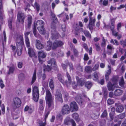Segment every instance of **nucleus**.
<instances>
[{
  "label": "nucleus",
  "mask_w": 126,
  "mask_h": 126,
  "mask_svg": "<svg viewBox=\"0 0 126 126\" xmlns=\"http://www.w3.org/2000/svg\"><path fill=\"white\" fill-rule=\"evenodd\" d=\"M100 125L102 126H104L106 124V121L104 120L101 121L100 122Z\"/></svg>",
  "instance_id": "nucleus-58"
},
{
  "label": "nucleus",
  "mask_w": 126,
  "mask_h": 126,
  "mask_svg": "<svg viewBox=\"0 0 126 126\" xmlns=\"http://www.w3.org/2000/svg\"><path fill=\"white\" fill-rule=\"evenodd\" d=\"M0 87L1 89L3 88L5 86L3 83V81L1 79L0 80Z\"/></svg>",
  "instance_id": "nucleus-53"
},
{
  "label": "nucleus",
  "mask_w": 126,
  "mask_h": 126,
  "mask_svg": "<svg viewBox=\"0 0 126 126\" xmlns=\"http://www.w3.org/2000/svg\"><path fill=\"white\" fill-rule=\"evenodd\" d=\"M16 43L17 46H23L24 43L23 36L19 35H17L16 37Z\"/></svg>",
  "instance_id": "nucleus-4"
},
{
  "label": "nucleus",
  "mask_w": 126,
  "mask_h": 126,
  "mask_svg": "<svg viewBox=\"0 0 126 126\" xmlns=\"http://www.w3.org/2000/svg\"><path fill=\"white\" fill-rule=\"evenodd\" d=\"M18 78L20 81L23 80L24 79V74L22 73L20 74L18 76Z\"/></svg>",
  "instance_id": "nucleus-39"
},
{
  "label": "nucleus",
  "mask_w": 126,
  "mask_h": 126,
  "mask_svg": "<svg viewBox=\"0 0 126 126\" xmlns=\"http://www.w3.org/2000/svg\"><path fill=\"white\" fill-rule=\"evenodd\" d=\"M108 0H100L99 4L101 5H103L105 6H107L108 4Z\"/></svg>",
  "instance_id": "nucleus-19"
},
{
  "label": "nucleus",
  "mask_w": 126,
  "mask_h": 126,
  "mask_svg": "<svg viewBox=\"0 0 126 126\" xmlns=\"http://www.w3.org/2000/svg\"><path fill=\"white\" fill-rule=\"evenodd\" d=\"M21 101L20 99L18 97L14 98L13 99V105L16 108L19 107L21 104Z\"/></svg>",
  "instance_id": "nucleus-8"
},
{
  "label": "nucleus",
  "mask_w": 126,
  "mask_h": 126,
  "mask_svg": "<svg viewBox=\"0 0 126 126\" xmlns=\"http://www.w3.org/2000/svg\"><path fill=\"white\" fill-rule=\"evenodd\" d=\"M108 67L109 68V70L106 71L105 75L109 76L111 72V67L109 65L108 66Z\"/></svg>",
  "instance_id": "nucleus-37"
},
{
  "label": "nucleus",
  "mask_w": 126,
  "mask_h": 126,
  "mask_svg": "<svg viewBox=\"0 0 126 126\" xmlns=\"http://www.w3.org/2000/svg\"><path fill=\"white\" fill-rule=\"evenodd\" d=\"M61 65L62 68L64 70H65L66 69V68L67 66V65H65L64 64L62 63Z\"/></svg>",
  "instance_id": "nucleus-61"
},
{
  "label": "nucleus",
  "mask_w": 126,
  "mask_h": 126,
  "mask_svg": "<svg viewBox=\"0 0 126 126\" xmlns=\"http://www.w3.org/2000/svg\"><path fill=\"white\" fill-rule=\"evenodd\" d=\"M63 44V43L60 41H56L52 45V48L53 49H56L57 47H61Z\"/></svg>",
  "instance_id": "nucleus-9"
},
{
  "label": "nucleus",
  "mask_w": 126,
  "mask_h": 126,
  "mask_svg": "<svg viewBox=\"0 0 126 126\" xmlns=\"http://www.w3.org/2000/svg\"><path fill=\"white\" fill-rule=\"evenodd\" d=\"M63 44V43L60 41H56L52 45V48L53 49H56L57 47H61Z\"/></svg>",
  "instance_id": "nucleus-10"
},
{
  "label": "nucleus",
  "mask_w": 126,
  "mask_h": 126,
  "mask_svg": "<svg viewBox=\"0 0 126 126\" xmlns=\"http://www.w3.org/2000/svg\"><path fill=\"white\" fill-rule=\"evenodd\" d=\"M66 75L68 80V82H66V84L67 86L71 84V77L67 72L66 73Z\"/></svg>",
  "instance_id": "nucleus-24"
},
{
  "label": "nucleus",
  "mask_w": 126,
  "mask_h": 126,
  "mask_svg": "<svg viewBox=\"0 0 126 126\" xmlns=\"http://www.w3.org/2000/svg\"><path fill=\"white\" fill-rule=\"evenodd\" d=\"M14 70V68L13 67H11L10 68L8 74H10L13 73Z\"/></svg>",
  "instance_id": "nucleus-50"
},
{
  "label": "nucleus",
  "mask_w": 126,
  "mask_h": 126,
  "mask_svg": "<svg viewBox=\"0 0 126 126\" xmlns=\"http://www.w3.org/2000/svg\"><path fill=\"white\" fill-rule=\"evenodd\" d=\"M70 110L69 106L65 104L62 107L61 112L63 115L67 114L70 112Z\"/></svg>",
  "instance_id": "nucleus-6"
},
{
  "label": "nucleus",
  "mask_w": 126,
  "mask_h": 126,
  "mask_svg": "<svg viewBox=\"0 0 126 126\" xmlns=\"http://www.w3.org/2000/svg\"><path fill=\"white\" fill-rule=\"evenodd\" d=\"M51 69V67L47 65L44 67V70L45 71H49Z\"/></svg>",
  "instance_id": "nucleus-42"
},
{
  "label": "nucleus",
  "mask_w": 126,
  "mask_h": 126,
  "mask_svg": "<svg viewBox=\"0 0 126 126\" xmlns=\"http://www.w3.org/2000/svg\"><path fill=\"white\" fill-rule=\"evenodd\" d=\"M89 59L88 54L86 53H85L84 55V59L85 61H87Z\"/></svg>",
  "instance_id": "nucleus-59"
},
{
  "label": "nucleus",
  "mask_w": 126,
  "mask_h": 126,
  "mask_svg": "<svg viewBox=\"0 0 126 126\" xmlns=\"http://www.w3.org/2000/svg\"><path fill=\"white\" fill-rule=\"evenodd\" d=\"M38 53L39 61L40 62L42 63L43 62L41 59H43L46 56L47 53L43 50L40 51L38 52Z\"/></svg>",
  "instance_id": "nucleus-7"
},
{
  "label": "nucleus",
  "mask_w": 126,
  "mask_h": 126,
  "mask_svg": "<svg viewBox=\"0 0 126 126\" xmlns=\"http://www.w3.org/2000/svg\"><path fill=\"white\" fill-rule=\"evenodd\" d=\"M95 21V18L90 19L89 22L88 24V27L90 31H92L94 27Z\"/></svg>",
  "instance_id": "nucleus-12"
},
{
  "label": "nucleus",
  "mask_w": 126,
  "mask_h": 126,
  "mask_svg": "<svg viewBox=\"0 0 126 126\" xmlns=\"http://www.w3.org/2000/svg\"><path fill=\"white\" fill-rule=\"evenodd\" d=\"M53 79H51L49 81V85L51 90H53L54 88V83L53 81Z\"/></svg>",
  "instance_id": "nucleus-23"
},
{
  "label": "nucleus",
  "mask_w": 126,
  "mask_h": 126,
  "mask_svg": "<svg viewBox=\"0 0 126 126\" xmlns=\"http://www.w3.org/2000/svg\"><path fill=\"white\" fill-rule=\"evenodd\" d=\"M52 17V19L53 20V23L54 24H56L58 22V19L55 15L53 13H51V14Z\"/></svg>",
  "instance_id": "nucleus-22"
},
{
  "label": "nucleus",
  "mask_w": 126,
  "mask_h": 126,
  "mask_svg": "<svg viewBox=\"0 0 126 126\" xmlns=\"http://www.w3.org/2000/svg\"><path fill=\"white\" fill-rule=\"evenodd\" d=\"M33 29V32L35 36L37 37H39V35L37 33L36 29V26L35 25H34Z\"/></svg>",
  "instance_id": "nucleus-27"
},
{
  "label": "nucleus",
  "mask_w": 126,
  "mask_h": 126,
  "mask_svg": "<svg viewBox=\"0 0 126 126\" xmlns=\"http://www.w3.org/2000/svg\"><path fill=\"white\" fill-rule=\"evenodd\" d=\"M85 71L88 73H90L92 72V69L91 67L87 66L85 67Z\"/></svg>",
  "instance_id": "nucleus-36"
},
{
  "label": "nucleus",
  "mask_w": 126,
  "mask_h": 126,
  "mask_svg": "<svg viewBox=\"0 0 126 126\" xmlns=\"http://www.w3.org/2000/svg\"><path fill=\"white\" fill-rule=\"evenodd\" d=\"M1 110L2 111V113L4 114L5 113V107L4 104H2L1 106Z\"/></svg>",
  "instance_id": "nucleus-57"
},
{
  "label": "nucleus",
  "mask_w": 126,
  "mask_h": 126,
  "mask_svg": "<svg viewBox=\"0 0 126 126\" xmlns=\"http://www.w3.org/2000/svg\"><path fill=\"white\" fill-rule=\"evenodd\" d=\"M93 85L92 83L88 81L85 84V86L88 89L90 88Z\"/></svg>",
  "instance_id": "nucleus-34"
},
{
  "label": "nucleus",
  "mask_w": 126,
  "mask_h": 126,
  "mask_svg": "<svg viewBox=\"0 0 126 126\" xmlns=\"http://www.w3.org/2000/svg\"><path fill=\"white\" fill-rule=\"evenodd\" d=\"M125 82L124 81V79L123 77H121L119 82V84L120 86L121 87H124Z\"/></svg>",
  "instance_id": "nucleus-30"
},
{
  "label": "nucleus",
  "mask_w": 126,
  "mask_h": 126,
  "mask_svg": "<svg viewBox=\"0 0 126 126\" xmlns=\"http://www.w3.org/2000/svg\"><path fill=\"white\" fill-rule=\"evenodd\" d=\"M123 93V91L121 89H118L115 90L114 92V95L116 96H120Z\"/></svg>",
  "instance_id": "nucleus-18"
},
{
  "label": "nucleus",
  "mask_w": 126,
  "mask_h": 126,
  "mask_svg": "<svg viewBox=\"0 0 126 126\" xmlns=\"http://www.w3.org/2000/svg\"><path fill=\"white\" fill-rule=\"evenodd\" d=\"M95 46V49L97 51H99L101 49L100 45L98 43H96L94 44Z\"/></svg>",
  "instance_id": "nucleus-40"
},
{
  "label": "nucleus",
  "mask_w": 126,
  "mask_h": 126,
  "mask_svg": "<svg viewBox=\"0 0 126 126\" xmlns=\"http://www.w3.org/2000/svg\"><path fill=\"white\" fill-rule=\"evenodd\" d=\"M33 99L36 102L38 101L39 97L38 88L36 86H34L32 90Z\"/></svg>",
  "instance_id": "nucleus-3"
},
{
  "label": "nucleus",
  "mask_w": 126,
  "mask_h": 126,
  "mask_svg": "<svg viewBox=\"0 0 126 126\" xmlns=\"http://www.w3.org/2000/svg\"><path fill=\"white\" fill-rule=\"evenodd\" d=\"M48 63L49 64H51V65H55V60L54 59H51L48 61Z\"/></svg>",
  "instance_id": "nucleus-35"
},
{
  "label": "nucleus",
  "mask_w": 126,
  "mask_h": 126,
  "mask_svg": "<svg viewBox=\"0 0 126 126\" xmlns=\"http://www.w3.org/2000/svg\"><path fill=\"white\" fill-rule=\"evenodd\" d=\"M33 7L35 9H36L37 11L39 12L40 10V4L38 3L35 2Z\"/></svg>",
  "instance_id": "nucleus-26"
},
{
  "label": "nucleus",
  "mask_w": 126,
  "mask_h": 126,
  "mask_svg": "<svg viewBox=\"0 0 126 126\" xmlns=\"http://www.w3.org/2000/svg\"><path fill=\"white\" fill-rule=\"evenodd\" d=\"M36 79V76L35 71L34 72L33 74V77L32 78V83L33 84L34 83Z\"/></svg>",
  "instance_id": "nucleus-41"
},
{
  "label": "nucleus",
  "mask_w": 126,
  "mask_h": 126,
  "mask_svg": "<svg viewBox=\"0 0 126 126\" xmlns=\"http://www.w3.org/2000/svg\"><path fill=\"white\" fill-rule=\"evenodd\" d=\"M76 99L77 101L79 104L80 105L82 104V101L81 97L80 96H78V95L77 96H76Z\"/></svg>",
  "instance_id": "nucleus-29"
},
{
  "label": "nucleus",
  "mask_w": 126,
  "mask_h": 126,
  "mask_svg": "<svg viewBox=\"0 0 126 126\" xmlns=\"http://www.w3.org/2000/svg\"><path fill=\"white\" fill-rule=\"evenodd\" d=\"M52 46V42L48 41L47 42V46L46 47V49L47 51H49L51 49Z\"/></svg>",
  "instance_id": "nucleus-20"
},
{
  "label": "nucleus",
  "mask_w": 126,
  "mask_h": 126,
  "mask_svg": "<svg viewBox=\"0 0 126 126\" xmlns=\"http://www.w3.org/2000/svg\"><path fill=\"white\" fill-rule=\"evenodd\" d=\"M91 117L94 119H95L98 117V116L95 114H93L91 115Z\"/></svg>",
  "instance_id": "nucleus-62"
},
{
  "label": "nucleus",
  "mask_w": 126,
  "mask_h": 126,
  "mask_svg": "<svg viewBox=\"0 0 126 126\" xmlns=\"http://www.w3.org/2000/svg\"><path fill=\"white\" fill-rule=\"evenodd\" d=\"M118 86H116L113 84H112L110 81L109 82L107 85L108 89L109 91H113L115 87H117Z\"/></svg>",
  "instance_id": "nucleus-17"
},
{
  "label": "nucleus",
  "mask_w": 126,
  "mask_h": 126,
  "mask_svg": "<svg viewBox=\"0 0 126 126\" xmlns=\"http://www.w3.org/2000/svg\"><path fill=\"white\" fill-rule=\"evenodd\" d=\"M125 116V113H121L118 115V117L121 119L124 118Z\"/></svg>",
  "instance_id": "nucleus-45"
},
{
  "label": "nucleus",
  "mask_w": 126,
  "mask_h": 126,
  "mask_svg": "<svg viewBox=\"0 0 126 126\" xmlns=\"http://www.w3.org/2000/svg\"><path fill=\"white\" fill-rule=\"evenodd\" d=\"M35 45L36 47L38 49H43L44 46L40 41L37 40L36 41Z\"/></svg>",
  "instance_id": "nucleus-15"
},
{
  "label": "nucleus",
  "mask_w": 126,
  "mask_h": 126,
  "mask_svg": "<svg viewBox=\"0 0 126 126\" xmlns=\"http://www.w3.org/2000/svg\"><path fill=\"white\" fill-rule=\"evenodd\" d=\"M69 68L70 70H73L74 69L73 67V65L71 63H69Z\"/></svg>",
  "instance_id": "nucleus-63"
},
{
  "label": "nucleus",
  "mask_w": 126,
  "mask_h": 126,
  "mask_svg": "<svg viewBox=\"0 0 126 126\" xmlns=\"http://www.w3.org/2000/svg\"><path fill=\"white\" fill-rule=\"evenodd\" d=\"M51 34L52 36L51 37L53 39H57L59 37V34L56 31V29L55 28H52L51 27Z\"/></svg>",
  "instance_id": "nucleus-11"
},
{
  "label": "nucleus",
  "mask_w": 126,
  "mask_h": 126,
  "mask_svg": "<svg viewBox=\"0 0 126 126\" xmlns=\"http://www.w3.org/2000/svg\"><path fill=\"white\" fill-rule=\"evenodd\" d=\"M22 47L23 46H17L16 51L17 55L19 56H20L21 54L22 49Z\"/></svg>",
  "instance_id": "nucleus-21"
},
{
  "label": "nucleus",
  "mask_w": 126,
  "mask_h": 126,
  "mask_svg": "<svg viewBox=\"0 0 126 126\" xmlns=\"http://www.w3.org/2000/svg\"><path fill=\"white\" fill-rule=\"evenodd\" d=\"M111 81L113 85L116 86L117 84L118 79L115 77H113L111 79Z\"/></svg>",
  "instance_id": "nucleus-31"
},
{
  "label": "nucleus",
  "mask_w": 126,
  "mask_h": 126,
  "mask_svg": "<svg viewBox=\"0 0 126 126\" xmlns=\"http://www.w3.org/2000/svg\"><path fill=\"white\" fill-rule=\"evenodd\" d=\"M72 116L77 121L78 120L79 115L77 113H74L72 114Z\"/></svg>",
  "instance_id": "nucleus-38"
},
{
  "label": "nucleus",
  "mask_w": 126,
  "mask_h": 126,
  "mask_svg": "<svg viewBox=\"0 0 126 126\" xmlns=\"http://www.w3.org/2000/svg\"><path fill=\"white\" fill-rule=\"evenodd\" d=\"M84 33L85 35L87 37L91 38V36L89 32L86 30L84 31Z\"/></svg>",
  "instance_id": "nucleus-33"
},
{
  "label": "nucleus",
  "mask_w": 126,
  "mask_h": 126,
  "mask_svg": "<svg viewBox=\"0 0 126 126\" xmlns=\"http://www.w3.org/2000/svg\"><path fill=\"white\" fill-rule=\"evenodd\" d=\"M107 110H105L102 113L101 116V117H106L107 116Z\"/></svg>",
  "instance_id": "nucleus-46"
},
{
  "label": "nucleus",
  "mask_w": 126,
  "mask_h": 126,
  "mask_svg": "<svg viewBox=\"0 0 126 126\" xmlns=\"http://www.w3.org/2000/svg\"><path fill=\"white\" fill-rule=\"evenodd\" d=\"M77 68L80 71L82 72L83 71V67L79 65H78Z\"/></svg>",
  "instance_id": "nucleus-64"
},
{
  "label": "nucleus",
  "mask_w": 126,
  "mask_h": 126,
  "mask_svg": "<svg viewBox=\"0 0 126 126\" xmlns=\"http://www.w3.org/2000/svg\"><path fill=\"white\" fill-rule=\"evenodd\" d=\"M98 73H97L96 72H95L94 74V78L93 80L95 81L97 80L98 79Z\"/></svg>",
  "instance_id": "nucleus-44"
},
{
  "label": "nucleus",
  "mask_w": 126,
  "mask_h": 126,
  "mask_svg": "<svg viewBox=\"0 0 126 126\" xmlns=\"http://www.w3.org/2000/svg\"><path fill=\"white\" fill-rule=\"evenodd\" d=\"M71 122V119L69 117L67 118L64 120V124L66 125H68L70 124Z\"/></svg>",
  "instance_id": "nucleus-32"
},
{
  "label": "nucleus",
  "mask_w": 126,
  "mask_h": 126,
  "mask_svg": "<svg viewBox=\"0 0 126 126\" xmlns=\"http://www.w3.org/2000/svg\"><path fill=\"white\" fill-rule=\"evenodd\" d=\"M121 99L123 102H124L126 99V93L124 94L121 98Z\"/></svg>",
  "instance_id": "nucleus-60"
},
{
  "label": "nucleus",
  "mask_w": 126,
  "mask_h": 126,
  "mask_svg": "<svg viewBox=\"0 0 126 126\" xmlns=\"http://www.w3.org/2000/svg\"><path fill=\"white\" fill-rule=\"evenodd\" d=\"M44 22L43 21L38 20L37 21L36 24L37 27L39 32L41 34H43L45 33L44 27Z\"/></svg>",
  "instance_id": "nucleus-2"
},
{
  "label": "nucleus",
  "mask_w": 126,
  "mask_h": 126,
  "mask_svg": "<svg viewBox=\"0 0 126 126\" xmlns=\"http://www.w3.org/2000/svg\"><path fill=\"white\" fill-rule=\"evenodd\" d=\"M46 103L48 108L51 110L53 109L54 107L53 99L49 90L46 91Z\"/></svg>",
  "instance_id": "nucleus-1"
},
{
  "label": "nucleus",
  "mask_w": 126,
  "mask_h": 126,
  "mask_svg": "<svg viewBox=\"0 0 126 126\" xmlns=\"http://www.w3.org/2000/svg\"><path fill=\"white\" fill-rule=\"evenodd\" d=\"M124 108L123 106L121 105L118 106L116 109V111L118 112H121L123 110Z\"/></svg>",
  "instance_id": "nucleus-25"
},
{
  "label": "nucleus",
  "mask_w": 126,
  "mask_h": 126,
  "mask_svg": "<svg viewBox=\"0 0 126 126\" xmlns=\"http://www.w3.org/2000/svg\"><path fill=\"white\" fill-rule=\"evenodd\" d=\"M55 95V98L56 100L62 103L63 102V100L61 94L60 92H57Z\"/></svg>",
  "instance_id": "nucleus-16"
},
{
  "label": "nucleus",
  "mask_w": 126,
  "mask_h": 126,
  "mask_svg": "<svg viewBox=\"0 0 126 126\" xmlns=\"http://www.w3.org/2000/svg\"><path fill=\"white\" fill-rule=\"evenodd\" d=\"M120 43L121 45H123V46L124 47L126 46V40L121 41Z\"/></svg>",
  "instance_id": "nucleus-51"
},
{
  "label": "nucleus",
  "mask_w": 126,
  "mask_h": 126,
  "mask_svg": "<svg viewBox=\"0 0 126 126\" xmlns=\"http://www.w3.org/2000/svg\"><path fill=\"white\" fill-rule=\"evenodd\" d=\"M83 47L87 51H88L89 50L87 45L86 44L84 43L82 45Z\"/></svg>",
  "instance_id": "nucleus-56"
},
{
  "label": "nucleus",
  "mask_w": 126,
  "mask_h": 126,
  "mask_svg": "<svg viewBox=\"0 0 126 126\" xmlns=\"http://www.w3.org/2000/svg\"><path fill=\"white\" fill-rule=\"evenodd\" d=\"M107 102L108 104L109 105H111L114 103L113 100L111 99H109L107 100Z\"/></svg>",
  "instance_id": "nucleus-48"
},
{
  "label": "nucleus",
  "mask_w": 126,
  "mask_h": 126,
  "mask_svg": "<svg viewBox=\"0 0 126 126\" xmlns=\"http://www.w3.org/2000/svg\"><path fill=\"white\" fill-rule=\"evenodd\" d=\"M25 17V16L24 13L19 12L17 15L18 21L19 22H21L23 24Z\"/></svg>",
  "instance_id": "nucleus-5"
},
{
  "label": "nucleus",
  "mask_w": 126,
  "mask_h": 126,
  "mask_svg": "<svg viewBox=\"0 0 126 126\" xmlns=\"http://www.w3.org/2000/svg\"><path fill=\"white\" fill-rule=\"evenodd\" d=\"M25 41L27 46L28 47H29L30 46V43L29 39L28 37L25 38Z\"/></svg>",
  "instance_id": "nucleus-43"
},
{
  "label": "nucleus",
  "mask_w": 126,
  "mask_h": 126,
  "mask_svg": "<svg viewBox=\"0 0 126 126\" xmlns=\"http://www.w3.org/2000/svg\"><path fill=\"white\" fill-rule=\"evenodd\" d=\"M70 109L72 111H77L78 109V107L76 102H72L70 104Z\"/></svg>",
  "instance_id": "nucleus-14"
},
{
  "label": "nucleus",
  "mask_w": 126,
  "mask_h": 126,
  "mask_svg": "<svg viewBox=\"0 0 126 126\" xmlns=\"http://www.w3.org/2000/svg\"><path fill=\"white\" fill-rule=\"evenodd\" d=\"M99 67V65L98 64H95L94 67L93 68L92 70L93 71H95L97 70Z\"/></svg>",
  "instance_id": "nucleus-55"
},
{
  "label": "nucleus",
  "mask_w": 126,
  "mask_h": 126,
  "mask_svg": "<svg viewBox=\"0 0 126 126\" xmlns=\"http://www.w3.org/2000/svg\"><path fill=\"white\" fill-rule=\"evenodd\" d=\"M58 79L62 83H63L64 82V80L62 79L61 75L60 74H58Z\"/></svg>",
  "instance_id": "nucleus-49"
},
{
  "label": "nucleus",
  "mask_w": 126,
  "mask_h": 126,
  "mask_svg": "<svg viewBox=\"0 0 126 126\" xmlns=\"http://www.w3.org/2000/svg\"><path fill=\"white\" fill-rule=\"evenodd\" d=\"M12 21L11 19H10V20H9L8 21L9 26L10 29H12Z\"/></svg>",
  "instance_id": "nucleus-54"
},
{
  "label": "nucleus",
  "mask_w": 126,
  "mask_h": 126,
  "mask_svg": "<svg viewBox=\"0 0 126 126\" xmlns=\"http://www.w3.org/2000/svg\"><path fill=\"white\" fill-rule=\"evenodd\" d=\"M106 43L104 37H103L102 41L101 44V46L103 47H105L106 46Z\"/></svg>",
  "instance_id": "nucleus-47"
},
{
  "label": "nucleus",
  "mask_w": 126,
  "mask_h": 126,
  "mask_svg": "<svg viewBox=\"0 0 126 126\" xmlns=\"http://www.w3.org/2000/svg\"><path fill=\"white\" fill-rule=\"evenodd\" d=\"M28 28L30 27L32 22V17L30 16H29L28 18Z\"/></svg>",
  "instance_id": "nucleus-28"
},
{
  "label": "nucleus",
  "mask_w": 126,
  "mask_h": 126,
  "mask_svg": "<svg viewBox=\"0 0 126 126\" xmlns=\"http://www.w3.org/2000/svg\"><path fill=\"white\" fill-rule=\"evenodd\" d=\"M73 50L74 55L76 56H77L78 54V51L77 49L75 48H74L73 49Z\"/></svg>",
  "instance_id": "nucleus-52"
},
{
  "label": "nucleus",
  "mask_w": 126,
  "mask_h": 126,
  "mask_svg": "<svg viewBox=\"0 0 126 126\" xmlns=\"http://www.w3.org/2000/svg\"><path fill=\"white\" fill-rule=\"evenodd\" d=\"M28 53L30 57L37 58V57L36 55L35 50L31 48H29L28 49Z\"/></svg>",
  "instance_id": "nucleus-13"
}]
</instances>
